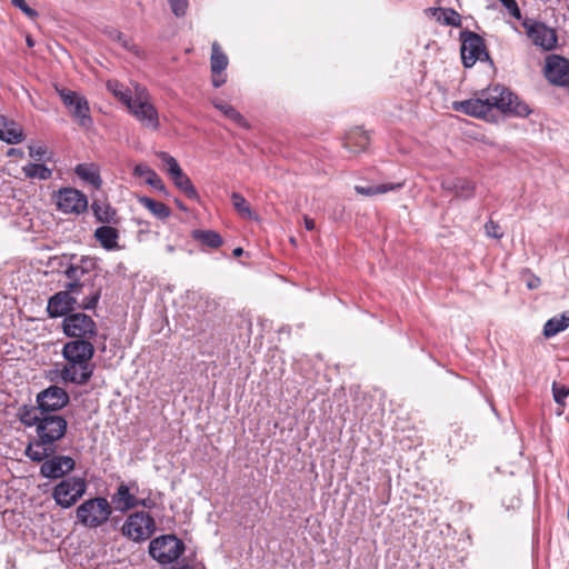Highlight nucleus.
I'll use <instances>...</instances> for the list:
<instances>
[{"mask_svg":"<svg viewBox=\"0 0 569 569\" xmlns=\"http://www.w3.org/2000/svg\"><path fill=\"white\" fill-rule=\"evenodd\" d=\"M74 172L80 179L90 183L96 189H99L102 184L99 169L93 163H80L74 168Z\"/></svg>","mask_w":569,"mask_h":569,"instance_id":"nucleus-29","label":"nucleus"},{"mask_svg":"<svg viewBox=\"0 0 569 569\" xmlns=\"http://www.w3.org/2000/svg\"><path fill=\"white\" fill-rule=\"evenodd\" d=\"M243 253V249L238 247L233 250V256L234 257H240L241 254Z\"/></svg>","mask_w":569,"mask_h":569,"instance_id":"nucleus-48","label":"nucleus"},{"mask_svg":"<svg viewBox=\"0 0 569 569\" xmlns=\"http://www.w3.org/2000/svg\"><path fill=\"white\" fill-rule=\"evenodd\" d=\"M502 3L512 17H515L516 19L521 18V12L518 7V2H502Z\"/></svg>","mask_w":569,"mask_h":569,"instance_id":"nucleus-44","label":"nucleus"},{"mask_svg":"<svg viewBox=\"0 0 569 569\" xmlns=\"http://www.w3.org/2000/svg\"><path fill=\"white\" fill-rule=\"evenodd\" d=\"M107 89L126 107L134 98V91L132 92L117 80H109L107 82Z\"/></svg>","mask_w":569,"mask_h":569,"instance_id":"nucleus-35","label":"nucleus"},{"mask_svg":"<svg viewBox=\"0 0 569 569\" xmlns=\"http://www.w3.org/2000/svg\"><path fill=\"white\" fill-rule=\"evenodd\" d=\"M303 222H305V227H306L307 230L311 231L316 227L315 220L309 218V217H307V216H305Z\"/></svg>","mask_w":569,"mask_h":569,"instance_id":"nucleus-46","label":"nucleus"},{"mask_svg":"<svg viewBox=\"0 0 569 569\" xmlns=\"http://www.w3.org/2000/svg\"><path fill=\"white\" fill-rule=\"evenodd\" d=\"M176 203H177V206H178L181 210H183V211H186V210H187V208L183 206V203H182L181 201L176 200Z\"/></svg>","mask_w":569,"mask_h":569,"instance_id":"nucleus-50","label":"nucleus"},{"mask_svg":"<svg viewBox=\"0 0 569 569\" xmlns=\"http://www.w3.org/2000/svg\"><path fill=\"white\" fill-rule=\"evenodd\" d=\"M91 209L97 221L101 223H117V212L110 204L94 201Z\"/></svg>","mask_w":569,"mask_h":569,"instance_id":"nucleus-32","label":"nucleus"},{"mask_svg":"<svg viewBox=\"0 0 569 569\" xmlns=\"http://www.w3.org/2000/svg\"><path fill=\"white\" fill-rule=\"evenodd\" d=\"M93 236L100 246L108 251L118 250L120 248L118 244L119 231L111 226L97 228Z\"/></svg>","mask_w":569,"mask_h":569,"instance_id":"nucleus-24","label":"nucleus"},{"mask_svg":"<svg viewBox=\"0 0 569 569\" xmlns=\"http://www.w3.org/2000/svg\"><path fill=\"white\" fill-rule=\"evenodd\" d=\"M112 515V506L104 497L84 500L76 510V517L83 527L96 529L103 526Z\"/></svg>","mask_w":569,"mask_h":569,"instance_id":"nucleus-6","label":"nucleus"},{"mask_svg":"<svg viewBox=\"0 0 569 569\" xmlns=\"http://www.w3.org/2000/svg\"><path fill=\"white\" fill-rule=\"evenodd\" d=\"M44 412L40 409V406L23 405L18 409L17 417L24 427H36L40 423V420Z\"/></svg>","mask_w":569,"mask_h":569,"instance_id":"nucleus-26","label":"nucleus"},{"mask_svg":"<svg viewBox=\"0 0 569 569\" xmlns=\"http://www.w3.org/2000/svg\"><path fill=\"white\" fill-rule=\"evenodd\" d=\"M192 239L209 248H219L222 244L220 234L212 230L196 229L191 233Z\"/></svg>","mask_w":569,"mask_h":569,"instance_id":"nucleus-34","label":"nucleus"},{"mask_svg":"<svg viewBox=\"0 0 569 569\" xmlns=\"http://www.w3.org/2000/svg\"><path fill=\"white\" fill-rule=\"evenodd\" d=\"M527 29V34L532 43L543 50H552L557 46V36L553 29L543 23H523Z\"/></svg>","mask_w":569,"mask_h":569,"instance_id":"nucleus-20","label":"nucleus"},{"mask_svg":"<svg viewBox=\"0 0 569 569\" xmlns=\"http://www.w3.org/2000/svg\"><path fill=\"white\" fill-rule=\"evenodd\" d=\"M442 188L465 199L472 197L475 191L473 182L466 178L447 179L442 182Z\"/></svg>","mask_w":569,"mask_h":569,"instance_id":"nucleus-25","label":"nucleus"},{"mask_svg":"<svg viewBox=\"0 0 569 569\" xmlns=\"http://www.w3.org/2000/svg\"><path fill=\"white\" fill-rule=\"evenodd\" d=\"M22 171L30 179L48 180L52 176V170L42 163H28Z\"/></svg>","mask_w":569,"mask_h":569,"instance_id":"nucleus-36","label":"nucleus"},{"mask_svg":"<svg viewBox=\"0 0 569 569\" xmlns=\"http://www.w3.org/2000/svg\"><path fill=\"white\" fill-rule=\"evenodd\" d=\"M232 204L242 217H250L251 209L248 201L238 192L231 194Z\"/></svg>","mask_w":569,"mask_h":569,"instance_id":"nucleus-38","label":"nucleus"},{"mask_svg":"<svg viewBox=\"0 0 569 569\" xmlns=\"http://www.w3.org/2000/svg\"><path fill=\"white\" fill-rule=\"evenodd\" d=\"M213 107L218 109L224 117L234 122L241 128H249L248 121L243 118V116L238 112L231 104L221 101L214 100Z\"/></svg>","mask_w":569,"mask_h":569,"instance_id":"nucleus-31","label":"nucleus"},{"mask_svg":"<svg viewBox=\"0 0 569 569\" xmlns=\"http://www.w3.org/2000/svg\"><path fill=\"white\" fill-rule=\"evenodd\" d=\"M80 286L77 283H68L66 289L51 296L48 300L47 311L50 318L67 317L69 312L74 309L78 305L79 308L84 310H93L101 297V289H94L90 287L89 295L83 297L79 302L78 296L81 292L78 291Z\"/></svg>","mask_w":569,"mask_h":569,"instance_id":"nucleus-4","label":"nucleus"},{"mask_svg":"<svg viewBox=\"0 0 569 569\" xmlns=\"http://www.w3.org/2000/svg\"><path fill=\"white\" fill-rule=\"evenodd\" d=\"M170 569H194V568L188 563H184V565L173 566Z\"/></svg>","mask_w":569,"mask_h":569,"instance_id":"nucleus-47","label":"nucleus"},{"mask_svg":"<svg viewBox=\"0 0 569 569\" xmlns=\"http://www.w3.org/2000/svg\"><path fill=\"white\" fill-rule=\"evenodd\" d=\"M56 204L63 213L80 214L87 210L88 199L74 188H62L56 194Z\"/></svg>","mask_w":569,"mask_h":569,"instance_id":"nucleus-16","label":"nucleus"},{"mask_svg":"<svg viewBox=\"0 0 569 569\" xmlns=\"http://www.w3.org/2000/svg\"><path fill=\"white\" fill-rule=\"evenodd\" d=\"M47 153V148L44 146H30L29 147V156L36 160H41Z\"/></svg>","mask_w":569,"mask_h":569,"instance_id":"nucleus-42","label":"nucleus"},{"mask_svg":"<svg viewBox=\"0 0 569 569\" xmlns=\"http://www.w3.org/2000/svg\"><path fill=\"white\" fill-rule=\"evenodd\" d=\"M460 40L461 59L466 68H471L478 60L481 61L489 58L485 41L479 34L472 31H462Z\"/></svg>","mask_w":569,"mask_h":569,"instance_id":"nucleus-13","label":"nucleus"},{"mask_svg":"<svg viewBox=\"0 0 569 569\" xmlns=\"http://www.w3.org/2000/svg\"><path fill=\"white\" fill-rule=\"evenodd\" d=\"M156 528V521L148 512L136 511L124 520L121 533L129 540L142 542L154 533Z\"/></svg>","mask_w":569,"mask_h":569,"instance_id":"nucleus-10","label":"nucleus"},{"mask_svg":"<svg viewBox=\"0 0 569 569\" xmlns=\"http://www.w3.org/2000/svg\"><path fill=\"white\" fill-rule=\"evenodd\" d=\"M23 130L20 124L4 116H0V140L10 144H17L23 140Z\"/></svg>","mask_w":569,"mask_h":569,"instance_id":"nucleus-22","label":"nucleus"},{"mask_svg":"<svg viewBox=\"0 0 569 569\" xmlns=\"http://www.w3.org/2000/svg\"><path fill=\"white\" fill-rule=\"evenodd\" d=\"M426 13L445 26L460 27L461 24V16L452 9L429 8Z\"/></svg>","mask_w":569,"mask_h":569,"instance_id":"nucleus-27","label":"nucleus"},{"mask_svg":"<svg viewBox=\"0 0 569 569\" xmlns=\"http://www.w3.org/2000/svg\"><path fill=\"white\" fill-rule=\"evenodd\" d=\"M552 395H553L555 401L558 405L565 406V400L569 396V387L553 382L552 383Z\"/></svg>","mask_w":569,"mask_h":569,"instance_id":"nucleus-39","label":"nucleus"},{"mask_svg":"<svg viewBox=\"0 0 569 569\" xmlns=\"http://www.w3.org/2000/svg\"><path fill=\"white\" fill-rule=\"evenodd\" d=\"M452 109L482 119H487L493 109L519 117H526L530 113L526 103L519 101L517 96L499 84L481 91L477 98L455 101Z\"/></svg>","mask_w":569,"mask_h":569,"instance_id":"nucleus-1","label":"nucleus"},{"mask_svg":"<svg viewBox=\"0 0 569 569\" xmlns=\"http://www.w3.org/2000/svg\"><path fill=\"white\" fill-rule=\"evenodd\" d=\"M167 250H168L169 252H172V251H173V247H172V246H168V247H167Z\"/></svg>","mask_w":569,"mask_h":569,"instance_id":"nucleus-51","label":"nucleus"},{"mask_svg":"<svg viewBox=\"0 0 569 569\" xmlns=\"http://www.w3.org/2000/svg\"><path fill=\"white\" fill-rule=\"evenodd\" d=\"M57 91L78 124L83 128H89L92 124V119L89 114L90 108L87 99L78 92L68 89L57 88Z\"/></svg>","mask_w":569,"mask_h":569,"instance_id":"nucleus-15","label":"nucleus"},{"mask_svg":"<svg viewBox=\"0 0 569 569\" xmlns=\"http://www.w3.org/2000/svg\"><path fill=\"white\" fill-rule=\"evenodd\" d=\"M70 401L68 392L58 386H50L37 395L36 402L46 413H57Z\"/></svg>","mask_w":569,"mask_h":569,"instance_id":"nucleus-17","label":"nucleus"},{"mask_svg":"<svg viewBox=\"0 0 569 569\" xmlns=\"http://www.w3.org/2000/svg\"><path fill=\"white\" fill-rule=\"evenodd\" d=\"M161 161L163 162V166L170 176L173 184L183 192L189 199L191 200H199L198 191L196 190L194 186L192 184L190 178L182 171L180 168L178 161L170 156L169 153L161 151L157 154Z\"/></svg>","mask_w":569,"mask_h":569,"instance_id":"nucleus-14","label":"nucleus"},{"mask_svg":"<svg viewBox=\"0 0 569 569\" xmlns=\"http://www.w3.org/2000/svg\"><path fill=\"white\" fill-rule=\"evenodd\" d=\"M59 267L63 268V274L70 280L69 283L80 286L78 291L83 293L97 269V260L90 256L63 254L60 258Z\"/></svg>","mask_w":569,"mask_h":569,"instance_id":"nucleus-5","label":"nucleus"},{"mask_svg":"<svg viewBox=\"0 0 569 569\" xmlns=\"http://www.w3.org/2000/svg\"><path fill=\"white\" fill-rule=\"evenodd\" d=\"M94 355V347L91 340L73 339L67 342L62 349L66 363L60 371L64 382L78 386L86 385L93 375L91 359Z\"/></svg>","mask_w":569,"mask_h":569,"instance_id":"nucleus-2","label":"nucleus"},{"mask_svg":"<svg viewBox=\"0 0 569 569\" xmlns=\"http://www.w3.org/2000/svg\"><path fill=\"white\" fill-rule=\"evenodd\" d=\"M540 286V279L533 274H530L527 280V287L529 289H537Z\"/></svg>","mask_w":569,"mask_h":569,"instance_id":"nucleus-45","label":"nucleus"},{"mask_svg":"<svg viewBox=\"0 0 569 569\" xmlns=\"http://www.w3.org/2000/svg\"><path fill=\"white\" fill-rule=\"evenodd\" d=\"M184 551V543L174 535H163L150 541L149 553L159 563H172Z\"/></svg>","mask_w":569,"mask_h":569,"instance_id":"nucleus-11","label":"nucleus"},{"mask_svg":"<svg viewBox=\"0 0 569 569\" xmlns=\"http://www.w3.org/2000/svg\"><path fill=\"white\" fill-rule=\"evenodd\" d=\"M229 59L227 54L221 49L220 44L213 41L211 44L210 70L212 73V86L214 88H219L226 82L223 71L227 69Z\"/></svg>","mask_w":569,"mask_h":569,"instance_id":"nucleus-21","label":"nucleus"},{"mask_svg":"<svg viewBox=\"0 0 569 569\" xmlns=\"http://www.w3.org/2000/svg\"><path fill=\"white\" fill-rule=\"evenodd\" d=\"M62 330L67 337L73 339L92 340L98 333L94 320L83 312H74L64 317Z\"/></svg>","mask_w":569,"mask_h":569,"instance_id":"nucleus-12","label":"nucleus"},{"mask_svg":"<svg viewBox=\"0 0 569 569\" xmlns=\"http://www.w3.org/2000/svg\"><path fill=\"white\" fill-rule=\"evenodd\" d=\"M67 428L64 417L58 413L43 415L36 429L37 438L30 441L24 450L26 456L31 461L40 462L56 453V442L64 437Z\"/></svg>","mask_w":569,"mask_h":569,"instance_id":"nucleus-3","label":"nucleus"},{"mask_svg":"<svg viewBox=\"0 0 569 569\" xmlns=\"http://www.w3.org/2000/svg\"><path fill=\"white\" fill-rule=\"evenodd\" d=\"M13 4L18 7L30 19H34L38 16L37 11L33 8H31L28 2H13Z\"/></svg>","mask_w":569,"mask_h":569,"instance_id":"nucleus-43","label":"nucleus"},{"mask_svg":"<svg viewBox=\"0 0 569 569\" xmlns=\"http://www.w3.org/2000/svg\"><path fill=\"white\" fill-rule=\"evenodd\" d=\"M26 42L29 48H32L34 46V41L32 40V38L30 36H27Z\"/></svg>","mask_w":569,"mask_h":569,"instance_id":"nucleus-49","label":"nucleus"},{"mask_svg":"<svg viewBox=\"0 0 569 569\" xmlns=\"http://www.w3.org/2000/svg\"><path fill=\"white\" fill-rule=\"evenodd\" d=\"M133 174L139 178H143L144 182L152 187L153 189L158 190L159 192L163 193L164 196H168V190L161 180V178L158 176V173L151 169L149 166L139 163L133 169Z\"/></svg>","mask_w":569,"mask_h":569,"instance_id":"nucleus-23","label":"nucleus"},{"mask_svg":"<svg viewBox=\"0 0 569 569\" xmlns=\"http://www.w3.org/2000/svg\"><path fill=\"white\" fill-rule=\"evenodd\" d=\"M87 488L88 483L83 477H67L53 487L52 498L59 507L68 509L84 496Z\"/></svg>","mask_w":569,"mask_h":569,"instance_id":"nucleus-8","label":"nucleus"},{"mask_svg":"<svg viewBox=\"0 0 569 569\" xmlns=\"http://www.w3.org/2000/svg\"><path fill=\"white\" fill-rule=\"evenodd\" d=\"M138 485L136 481L123 482L121 481L117 487L116 491L110 497V503L112 506V510L124 513L129 510L136 509L138 507L142 508H152L153 501L149 498L139 499L137 497Z\"/></svg>","mask_w":569,"mask_h":569,"instance_id":"nucleus-9","label":"nucleus"},{"mask_svg":"<svg viewBox=\"0 0 569 569\" xmlns=\"http://www.w3.org/2000/svg\"><path fill=\"white\" fill-rule=\"evenodd\" d=\"M569 327V312L549 319L543 326V336L551 338Z\"/></svg>","mask_w":569,"mask_h":569,"instance_id":"nucleus-30","label":"nucleus"},{"mask_svg":"<svg viewBox=\"0 0 569 569\" xmlns=\"http://www.w3.org/2000/svg\"><path fill=\"white\" fill-rule=\"evenodd\" d=\"M131 116H133L142 127L150 130H158L160 127L159 113L151 101L148 90L139 84L134 86V98L127 106Z\"/></svg>","mask_w":569,"mask_h":569,"instance_id":"nucleus-7","label":"nucleus"},{"mask_svg":"<svg viewBox=\"0 0 569 569\" xmlns=\"http://www.w3.org/2000/svg\"><path fill=\"white\" fill-rule=\"evenodd\" d=\"M137 201L159 220H166L171 214V210L167 204L147 196H138Z\"/></svg>","mask_w":569,"mask_h":569,"instance_id":"nucleus-28","label":"nucleus"},{"mask_svg":"<svg viewBox=\"0 0 569 569\" xmlns=\"http://www.w3.org/2000/svg\"><path fill=\"white\" fill-rule=\"evenodd\" d=\"M369 143V136L367 132L357 130L356 132L350 133L346 138L345 146L353 151H363Z\"/></svg>","mask_w":569,"mask_h":569,"instance_id":"nucleus-37","label":"nucleus"},{"mask_svg":"<svg viewBox=\"0 0 569 569\" xmlns=\"http://www.w3.org/2000/svg\"><path fill=\"white\" fill-rule=\"evenodd\" d=\"M122 44H123V47L129 48L127 40H123Z\"/></svg>","mask_w":569,"mask_h":569,"instance_id":"nucleus-52","label":"nucleus"},{"mask_svg":"<svg viewBox=\"0 0 569 569\" xmlns=\"http://www.w3.org/2000/svg\"><path fill=\"white\" fill-rule=\"evenodd\" d=\"M545 76L552 84H569V60L557 54L547 57Z\"/></svg>","mask_w":569,"mask_h":569,"instance_id":"nucleus-19","label":"nucleus"},{"mask_svg":"<svg viewBox=\"0 0 569 569\" xmlns=\"http://www.w3.org/2000/svg\"><path fill=\"white\" fill-rule=\"evenodd\" d=\"M171 11L176 17H183L188 9V2H170Z\"/></svg>","mask_w":569,"mask_h":569,"instance_id":"nucleus-41","label":"nucleus"},{"mask_svg":"<svg viewBox=\"0 0 569 569\" xmlns=\"http://www.w3.org/2000/svg\"><path fill=\"white\" fill-rule=\"evenodd\" d=\"M41 462L40 475L49 479L63 478L76 467V461L71 457L56 456L54 453Z\"/></svg>","mask_w":569,"mask_h":569,"instance_id":"nucleus-18","label":"nucleus"},{"mask_svg":"<svg viewBox=\"0 0 569 569\" xmlns=\"http://www.w3.org/2000/svg\"><path fill=\"white\" fill-rule=\"evenodd\" d=\"M485 231L488 237L495 238V239H501L502 232H500V227L497 222L489 220L485 224Z\"/></svg>","mask_w":569,"mask_h":569,"instance_id":"nucleus-40","label":"nucleus"},{"mask_svg":"<svg viewBox=\"0 0 569 569\" xmlns=\"http://www.w3.org/2000/svg\"><path fill=\"white\" fill-rule=\"evenodd\" d=\"M402 183H381V184H369V186H356L355 190L357 193L372 197L376 194H383L389 191L399 190Z\"/></svg>","mask_w":569,"mask_h":569,"instance_id":"nucleus-33","label":"nucleus"}]
</instances>
